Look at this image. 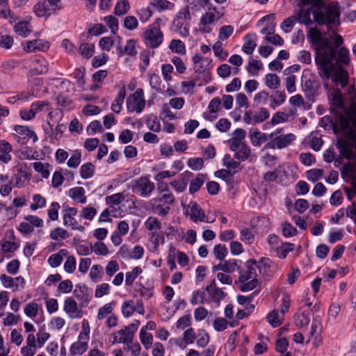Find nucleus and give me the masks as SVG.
<instances>
[{"label":"nucleus","mask_w":356,"mask_h":356,"mask_svg":"<svg viewBox=\"0 0 356 356\" xmlns=\"http://www.w3.org/2000/svg\"><path fill=\"white\" fill-rule=\"evenodd\" d=\"M307 38L315 51L314 61L318 74L323 81V87L329 89L327 81L330 78L334 83H340L342 88L346 87L348 83L347 72L341 67H337L333 63L335 51L330 46L329 39L323 37L316 28L309 31Z\"/></svg>","instance_id":"f257e3e1"},{"label":"nucleus","mask_w":356,"mask_h":356,"mask_svg":"<svg viewBox=\"0 0 356 356\" xmlns=\"http://www.w3.org/2000/svg\"><path fill=\"white\" fill-rule=\"evenodd\" d=\"M315 21L320 25L327 24L337 26L340 24V9L337 3L332 2L313 11Z\"/></svg>","instance_id":"f03ea898"},{"label":"nucleus","mask_w":356,"mask_h":356,"mask_svg":"<svg viewBox=\"0 0 356 356\" xmlns=\"http://www.w3.org/2000/svg\"><path fill=\"white\" fill-rule=\"evenodd\" d=\"M127 188L131 189L134 193L147 198L150 197L155 190V184L147 176H142L131 180L127 184Z\"/></svg>","instance_id":"7ed1b4c3"},{"label":"nucleus","mask_w":356,"mask_h":356,"mask_svg":"<svg viewBox=\"0 0 356 356\" xmlns=\"http://www.w3.org/2000/svg\"><path fill=\"white\" fill-rule=\"evenodd\" d=\"M299 10L297 12L296 19L301 24L309 25L312 24V8H305V6L311 5L312 8H321L323 6V0H297Z\"/></svg>","instance_id":"20e7f679"},{"label":"nucleus","mask_w":356,"mask_h":356,"mask_svg":"<svg viewBox=\"0 0 356 356\" xmlns=\"http://www.w3.org/2000/svg\"><path fill=\"white\" fill-rule=\"evenodd\" d=\"M268 259L261 258L258 263L255 260L249 259L245 264V269L239 271L238 282H245L249 280H257V269L261 272V265L266 266Z\"/></svg>","instance_id":"39448f33"},{"label":"nucleus","mask_w":356,"mask_h":356,"mask_svg":"<svg viewBox=\"0 0 356 356\" xmlns=\"http://www.w3.org/2000/svg\"><path fill=\"white\" fill-rule=\"evenodd\" d=\"M191 20V14L188 6L179 10L174 17L172 24L175 31L181 37H187L189 35L188 23Z\"/></svg>","instance_id":"423d86ee"},{"label":"nucleus","mask_w":356,"mask_h":356,"mask_svg":"<svg viewBox=\"0 0 356 356\" xmlns=\"http://www.w3.org/2000/svg\"><path fill=\"white\" fill-rule=\"evenodd\" d=\"M143 38L147 47L156 49L162 44L163 34L158 26L150 25L143 33Z\"/></svg>","instance_id":"0eeeda50"},{"label":"nucleus","mask_w":356,"mask_h":356,"mask_svg":"<svg viewBox=\"0 0 356 356\" xmlns=\"http://www.w3.org/2000/svg\"><path fill=\"white\" fill-rule=\"evenodd\" d=\"M337 113V124L341 131H347V136L352 141V134L356 135V115H344L340 111Z\"/></svg>","instance_id":"6e6552de"},{"label":"nucleus","mask_w":356,"mask_h":356,"mask_svg":"<svg viewBox=\"0 0 356 356\" xmlns=\"http://www.w3.org/2000/svg\"><path fill=\"white\" fill-rule=\"evenodd\" d=\"M269 137L270 141L265 144L263 149H282L288 147L296 138V136L291 133L281 136H276V134L269 135Z\"/></svg>","instance_id":"1a4fd4ad"},{"label":"nucleus","mask_w":356,"mask_h":356,"mask_svg":"<svg viewBox=\"0 0 356 356\" xmlns=\"http://www.w3.org/2000/svg\"><path fill=\"white\" fill-rule=\"evenodd\" d=\"M145 106V100L142 88H138L127 99V107L129 112L136 111L140 113Z\"/></svg>","instance_id":"9d476101"},{"label":"nucleus","mask_w":356,"mask_h":356,"mask_svg":"<svg viewBox=\"0 0 356 356\" xmlns=\"http://www.w3.org/2000/svg\"><path fill=\"white\" fill-rule=\"evenodd\" d=\"M63 310L70 318H81L83 312L79 303L72 297L67 298L64 301Z\"/></svg>","instance_id":"9b49d317"},{"label":"nucleus","mask_w":356,"mask_h":356,"mask_svg":"<svg viewBox=\"0 0 356 356\" xmlns=\"http://www.w3.org/2000/svg\"><path fill=\"white\" fill-rule=\"evenodd\" d=\"M13 130L17 133V134H14V138L18 143H25L31 138L33 139V142L38 140V136L35 132L26 126L15 125Z\"/></svg>","instance_id":"f8f14e48"},{"label":"nucleus","mask_w":356,"mask_h":356,"mask_svg":"<svg viewBox=\"0 0 356 356\" xmlns=\"http://www.w3.org/2000/svg\"><path fill=\"white\" fill-rule=\"evenodd\" d=\"M90 290L84 284L79 283L75 285L73 294L79 301L81 308L86 307L89 303L90 300Z\"/></svg>","instance_id":"ddd939ff"},{"label":"nucleus","mask_w":356,"mask_h":356,"mask_svg":"<svg viewBox=\"0 0 356 356\" xmlns=\"http://www.w3.org/2000/svg\"><path fill=\"white\" fill-rule=\"evenodd\" d=\"M328 90V97L331 101L332 109H340L341 111H346V108L344 104L343 98L341 90L338 88H330Z\"/></svg>","instance_id":"4468645a"},{"label":"nucleus","mask_w":356,"mask_h":356,"mask_svg":"<svg viewBox=\"0 0 356 356\" xmlns=\"http://www.w3.org/2000/svg\"><path fill=\"white\" fill-rule=\"evenodd\" d=\"M145 209L163 217L166 216L170 210V207L169 206L161 203L159 200H158L154 198L151 199L147 203Z\"/></svg>","instance_id":"2eb2a0df"},{"label":"nucleus","mask_w":356,"mask_h":356,"mask_svg":"<svg viewBox=\"0 0 356 356\" xmlns=\"http://www.w3.org/2000/svg\"><path fill=\"white\" fill-rule=\"evenodd\" d=\"M193 177V174L186 170L179 176V179L170 182V184L176 192L182 193L186 189L188 183Z\"/></svg>","instance_id":"dca6fc26"},{"label":"nucleus","mask_w":356,"mask_h":356,"mask_svg":"<svg viewBox=\"0 0 356 356\" xmlns=\"http://www.w3.org/2000/svg\"><path fill=\"white\" fill-rule=\"evenodd\" d=\"M48 62L43 57H35L31 60L30 73L43 74L48 72Z\"/></svg>","instance_id":"f3484780"},{"label":"nucleus","mask_w":356,"mask_h":356,"mask_svg":"<svg viewBox=\"0 0 356 356\" xmlns=\"http://www.w3.org/2000/svg\"><path fill=\"white\" fill-rule=\"evenodd\" d=\"M50 44L47 41L35 39L26 42L24 49L26 52L45 51L49 49Z\"/></svg>","instance_id":"a211bd4d"},{"label":"nucleus","mask_w":356,"mask_h":356,"mask_svg":"<svg viewBox=\"0 0 356 356\" xmlns=\"http://www.w3.org/2000/svg\"><path fill=\"white\" fill-rule=\"evenodd\" d=\"M250 139L254 147H259L263 143L270 141L269 134L261 132L257 129H250Z\"/></svg>","instance_id":"6ab92c4d"},{"label":"nucleus","mask_w":356,"mask_h":356,"mask_svg":"<svg viewBox=\"0 0 356 356\" xmlns=\"http://www.w3.org/2000/svg\"><path fill=\"white\" fill-rule=\"evenodd\" d=\"M89 339L83 337H78L77 341L74 342L70 348V352L72 355H82L88 349Z\"/></svg>","instance_id":"aec40b11"},{"label":"nucleus","mask_w":356,"mask_h":356,"mask_svg":"<svg viewBox=\"0 0 356 356\" xmlns=\"http://www.w3.org/2000/svg\"><path fill=\"white\" fill-rule=\"evenodd\" d=\"M12 145L6 140H0V161L8 163L12 159Z\"/></svg>","instance_id":"412c9836"},{"label":"nucleus","mask_w":356,"mask_h":356,"mask_svg":"<svg viewBox=\"0 0 356 356\" xmlns=\"http://www.w3.org/2000/svg\"><path fill=\"white\" fill-rule=\"evenodd\" d=\"M350 146V143L343 138L338 139L336 143V147L339 149V152L348 159L355 156V154Z\"/></svg>","instance_id":"4be33fe9"},{"label":"nucleus","mask_w":356,"mask_h":356,"mask_svg":"<svg viewBox=\"0 0 356 356\" xmlns=\"http://www.w3.org/2000/svg\"><path fill=\"white\" fill-rule=\"evenodd\" d=\"M85 189L83 187L76 186L70 188L67 194L68 196L74 201L81 204H86L87 202V197L85 196Z\"/></svg>","instance_id":"5701e85b"},{"label":"nucleus","mask_w":356,"mask_h":356,"mask_svg":"<svg viewBox=\"0 0 356 356\" xmlns=\"http://www.w3.org/2000/svg\"><path fill=\"white\" fill-rule=\"evenodd\" d=\"M33 10L35 15L38 17L47 19L51 15V9L49 8L45 1L38 2L33 6Z\"/></svg>","instance_id":"b1692460"},{"label":"nucleus","mask_w":356,"mask_h":356,"mask_svg":"<svg viewBox=\"0 0 356 356\" xmlns=\"http://www.w3.org/2000/svg\"><path fill=\"white\" fill-rule=\"evenodd\" d=\"M205 290L214 302H218L225 296V293L222 290L216 286L215 280L211 282L210 285L207 286Z\"/></svg>","instance_id":"393cba45"},{"label":"nucleus","mask_w":356,"mask_h":356,"mask_svg":"<svg viewBox=\"0 0 356 356\" xmlns=\"http://www.w3.org/2000/svg\"><path fill=\"white\" fill-rule=\"evenodd\" d=\"M68 255V251L66 249H61L58 253L51 254L47 259V263L52 268H56L59 266L63 260V257Z\"/></svg>","instance_id":"a878e982"},{"label":"nucleus","mask_w":356,"mask_h":356,"mask_svg":"<svg viewBox=\"0 0 356 356\" xmlns=\"http://www.w3.org/2000/svg\"><path fill=\"white\" fill-rule=\"evenodd\" d=\"M190 218L195 222L197 221L209 222L204 211L196 203L191 207Z\"/></svg>","instance_id":"bb28decb"},{"label":"nucleus","mask_w":356,"mask_h":356,"mask_svg":"<svg viewBox=\"0 0 356 356\" xmlns=\"http://www.w3.org/2000/svg\"><path fill=\"white\" fill-rule=\"evenodd\" d=\"M220 18H218L217 14L213 12H206L200 18V24L203 25L204 32H209L210 29H207V26L213 24L216 21H218Z\"/></svg>","instance_id":"cd10ccee"},{"label":"nucleus","mask_w":356,"mask_h":356,"mask_svg":"<svg viewBox=\"0 0 356 356\" xmlns=\"http://www.w3.org/2000/svg\"><path fill=\"white\" fill-rule=\"evenodd\" d=\"M286 98V94L284 91L276 90L270 96L271 108L275 109L277 106H279L284 104Z\"/></svg>","instance_id":"c85d7f7f"},{"label":"nucleus","mask_w":356,"mask_h":356,"mask_svg":"<svg viewBox=\"0 0 356 356\" xmlns=\"http://www.w3.org/2000/svg\"><path fill=\"white\" fill-rule=\"evenodd\" d=\"M222 262V271L227 273H232L236 270L239 269L241 261L232 259L229 260H223Z\"/></svg>","instance_id":"c756f323"},{"label":"nucleus","mask_w":356,"mask_h":356,"mask_svg":"<svg viewBox=\"0 0 356 356\" xmlns=\"http://www.w3.org/2000/svg\"><path fill=\"white\" fill-rule=\"evenodd\" d=\"M149 3L159 12L172 10L175 8V4L168 0H149Z\"/></svg>","instance_id":"7c9ffc66"},{"label":"nucleus","mask_w":356,"mask_h":356,"mask_svg":"<svg viewBox=\"0 0 356 356\" xmlns=\"http://www.w3.org/2000/svg\"><path fill=\"white\" fill-rule=\"evenodd\" d=\"M256 35H247L245 36V41L243 45L242 50L248 55H250L254 51L257 43L255 42Z\"/></svg>","instance_id":"2f4dec72"},{"label":"nucleus","mask_w":356,"mask_h":356,"mask_svg":"<svg viewBox=\"0 0 356 356\" xmlns=\"http://www.w3.org/2000/svg\"><path fill=\"white\" fill-rule=\"evenodd\" d=\"M126 96V90L125 88L123 87L120 88V90L118 91V95L114 101V102L111 105V110L116 113H119L122 110V105L124 102V99Z\"/></svg>","instance_id":"473e14b6"},{"label":"nucleus","mask_w":356,"mask_h":356,"mask_svg":"<svg viewBox=\"0 0 356 356\" xmlns=\"http://www.w3.org/2000/svg\"><path fill=\"white\" fill-rule=\"evenodd\" d=\"M15 31L22 37H27L31 32V27L29 22L22 21L17 23L14 27Z\"/></svg>","instance_id":"72a5a7b5"},{"label":"nucleus","mask_w":356,"mask_h":356,"mask_svg":"<svg viewBox=\"0 0 356 356\" xmlns=\"http://www.w3.org/2000/svg\"><path fill=\"white\" fill-rule=\"evenodd\" d=\"M205 176L202 174H198L197 177L192 179L190 182L189 186V193L191 194H193L197 191L200 190V188L203 185L204 181H205Z\"/></svg>","instance_id":"f704fd0d"},{"label":"nucleus","mask_w":356,"mask_h":356,"mask_svg":"<svg viewBox=\"0 0 356 356\" xmlns=\"http://www.w3.org/2000/svg\"><path fill=\"white\" fill-rule=\"evenodd\" d=\"M223 165L229 169V170H233V173L237 172L240 170V163L236 161L229 154H227L224 156L222 159Z\"/></svg>","instance_id":"c9c22d12"},{"label":"nucleus","mask_w":356,"mask_h":356,"mask_svg":"<svg viewBox=\"0 0 356 356\" xmlns=\"http://www.w3.org/2000/svg\"><path fill=\"white\" fill-rule=\"evenodd\" d=\"M146 124L147 128L154 132L161 131V123L158 118L154 114H149L146 119Z\"/></svg>","instance_id":"e433bc0d"},{"label":"nucleus","mask_w":356,"mask_h":356,"mask_svg":"<svg viewBox=\"0 0 356 356\" xmlns=\"http://www.w3.org/2000/svg\"><path fill=\"white\" fill-rule=\"evenodd\" d=\"M95 170V165L92 163H84L80 168V175L83 179L90 178L94 175Z\"/></svg>","instance_id":"4c0bfd02"},{"label":"nucleus","mask_w":356,"mask_h":356,"mask_svg":"<svg viewBox=\"0 0 356 356\" xmlns=\"http://www.w3.org/2000/svg\"><path fill=\"white\" fill-rule=\"evenodd\" d=\"M265 83L270 89H277L280 86V79L275 74H267L265 78Z\"/></svg>","instance_id":"58836bf2"},{"label":"nucleus","mask_w":356,"mask_h":356,"mask_svg":"<svg viewBox=\"0 0 356 356\" xmlns=\"http://www.w3.org/2000/svg\"><path fill=\"white\" fill-rule=\"evenodd\" d=\"M213 254L216 259L222 261L228 254V250L225 245L218 244L214 246Z\"/></svg>","instance_id":"ea45409f"},{"label":"nucleus","mask_w":356,"mask_h":356,"mask_svg":"<svg viewBox=\"0 0 356 356\" xmlns=\"http://www.w3.org/2000/svg\"><path fill=\"white\" fill-rule=\"evenodd\" d=\"M234 156L236 159L241 161H244L249 157L250 154V149L244 143L236 151H234Z\"/></svg>","instance_id":"a19ab883"},{"label":"nucleus","mask_w":356,"mask_h":356,"mask_svg":"<svg viewBox=\"0 0 356 356\" xmlns=\"http://www.w3.org/2000/svg\"><path fill=\"white\" fill-rule=\"evenodd\" d=\"M29 175L26 172L22 169L18 170L17 174L15 175L13 181L15 183V186L22 188L24 186V183L29 180Z\"/></svg>","instance_id":"79ce46f5"},{"label":"nucleus","mask_w":356,"mask_h":356,"mask_svg":"<svg viewBox=\"0 0 356 356\" xmlns=\"http://www.w3.org/2000/svg\"><path fill=\"white\" fill-rule=\"evenodd\" d=\"M103 274V268L101 265H93L90 268L89 277L94 282H97L101 280Z\"/></svg>","instance_id":"37998d69"},{"label":"nucleus","mask_w":356,"mask_h":356,"mask_svg":"<svg viewBox=\"0 0 356 356\" xmlns=\"http://www.w3.org/2000/svg\"><path fill=\"white\" fill-rule=\"evenodd\" d=\"M294 248V244L285 242L284 243L281 247H278L276 248V252L277 257L280 259H284L286 257L288 253L291 252Z\"/></svg>","instance_id":"c03bdc74"},{"label":"nucleus","mask_w":356,"mask_h":356,"mask_svg":"<svg viewBox=\"0 0 356 356\" xmlns=\"http://www.w3.org/2000/svg\"><path fill=\"white\" fill-rule=\"evenodd\" d=\"M169 48L172 52L184 55L186 54V47L184 43L180 40H172L170 42Z\"/></svg>","instance_id":"a18cd8bd"},{"label":"nucleus","mask_w":356,"mask_h":356,"mask_svg":"<svg viewBox=\"0 0 356 356\" xmlns=\"http://www.w3.org/2000/svg\"><path fill=\"white\" fill-rule=\"evenodd\" d=\"M253 119L254 120L255 123H261L266 120H267L270 113L267 108L261 107L257 111L253 112Z\"/></svg>","instance_id":"49530a36"},{"label":"nucleus","mask_w":356,"mask_h":356,"mask_svg":"<svg viewBox=\"0 0 356 356\" xmlns=\"http://www.w3.org/2000/svg\"><path fill=\"white\" fill-rule=\"evenodd\" d=\"M119 50L121 55L125 54L133 56H136L137 54V51L136 49V42L134 40H128L124 48L122 49L121 47H119Z\"/></svg>","instance_id":"de8ad7c7"},{"label":"nucleus","mask_w":356,"mask_h":356,"mask_svg":"<svg viewBox=\"0 0 356 356\" xmlns=\"http://www.w3.org/2000/svg\"><path fill=\"white\" fill-rule=\"evenodd\" d=\"M130 8L129 3L127 0L118 1L115 8L114 13L116 15H122L126 14Z\"/></svg>","instance_id":"09e8293b"},{"label":"nucleus","mask_w":356,"mask_h":356,"mask_svg":"<svg viewBox=\"0 0 356 356\" xmlns=\"http://www.w3.org/2000/svg\"><path fill=\"white\" fill-rule=\"evenodd\" d=\"M79 51L83 58H90L94 54L95 45L94 44L82 43L79 47Z\"/></svg>","instance_id":"8fccbe9b"},{"label":"nucleus","mask_w":356,"mask_h":356,"mask_svg":"<svg viewBox=\"0 0 356 356\" xmlns=\"http://www.w3.org/2000/svg\"><path fill=\"white\" fill-rule=\"evenodd\" d=\"M50 238L54 241L65 239L69 237L67 230L61 227H56L50 232Z\"/></svg>","instance_id":"3c124183"},{"label":"nucleus","mask_w":356,"mask_h":356,"mask_svg":"<svg viewBox=\"0 0 356 356\" xmlns=\"http://www.w3.org/2000/svg\"><path fill=\"white\" fill-rule=\"evenodd\" d=\"M33 203L30 205V208L33 211L44 208L46 206V199L40 194L33 195Z\"/></svg>","instance_id":"603ef678"},{"label":"nucleus","mask_w":356,"mask_h":356,"mask_svg":"<svg viewBox=\"0 0 356 356\" xmlns=\"http://www.w3.org/2000/svg\"><path fill=\"white\" fill-rule=\"evenodd\" d=\"M143 270L140 266L134 267L131 272L126 273L125 284L130 286L133 284L136 278L142 273Z\"/></svg>","instance_id":"864d4df0"},{"label":"nucleus","mask_w":356,"mask_h":356,"mask_svg":"<svg viewBox=\"0 0 356 356\" xmlns=\"http://www.w3.org/2000/svg\"><path fill=\"white\" fill-rule=\"evenodd\" d=\"M140 339L145 348L149 349L152 344L153 337L152 334L145 330V327H142L140 331Z\"/></svg>","instance_id":"5fc2aeb1"},{"label":"nucleus","mask_w":356,"mask_h":356,"mask_svg":"<svg viewBox=\"0 0 356 356\" xmlns=\"http://www.w3.org/2000/svg\"><path fill=\"white\" fill-rule=\"evenodd\" d=\"M337 60L338 63L348 65L349 63V51L345 47H341L338 51H337Z\"/></svg>","instance_id":"6e6d98bb"},{"label":"nucleus","mask_w":356,"mask_h":356,"mask_svg":"<svg viewBox=\"0 0 356 356\" xmlns=\"http://www.w3.org/2000/svg\"><path fill=\"white\" fill-rule=\"evenodd\" d=\"M323 169L314 168L306 172V177L309 181L314 183L323 177Z\"/></svg>","instance_id":"4d7b16f0"},{"label":"nucleus","mask_w":356,"mask_h":356,"mask_svg":"<svg viewBox=\"0 0 356 356\" xmlns=\"http://www.w3.org/2000/svg\"><path fill=\"white\" fill-rule=\"evenodd\" d=\"M292 115V113L289 114L284 112H277L273 115L270 122L273 125H276L280 123L286 122L290 115Z\"/></svg>","instance_id":"13d9d810"},{"label":"nucleus","mask_w":356,"mask_h":356,"mask_svg":"<svg viewBox=\"0 0 356 356\" xmlns=\"http://www.w3.org/2000/svg\"><path fill=\"white\" fill-rule=\"evenodd\" d=\"M282 232L284 237L289 238L297 234V229L289 222L282 224Z\"/></svg>","instance_id":"bf43d9fd"},{"label":"nucleus","mask_w":356,"mask_h":356,"mask_svg":"<svg viewBox=\"0 0 356 356\" xmlns=\"http://www.w3.org/2000/svg\"><path fill=\"white\" fill-rule=\"evenodd\" d=\"M205 300V293L200 290L194 291L190 299V302L192 305L198 304H203Z\"/></svg>","instance_id":"052dcab7"},{"label":"nucleus","mask_w":356,"mask_h":356,"mask_svg":"<svg viewBox=\"0 0 356 356\" xmlns=\"http://www.w3.org/2000/svg\"><path fill=\"white\" fill-rule=\"evenodd\" d=\"M145 225L146 229L149 231L157 230L161 228V222L156 217L153 216H150L146 220Z\"/></svg>","instance_id":"680f3d73"},{"label":"nucleus","mask_w":356,"mask_h":356,"mask_svg":"<svg viewBox=\"0 0 356 356\" xmlns=\"http://www.w3.org/2000/svg\"><path fill=\"white\" fill-rule=\"evenodd\" d=\"M136 311V307L133 300L124 302L122 305V313L126 318L131 316Z\"/></svg>","instance_id":"e2e57ef3"},{"label":"nucleus","mask_w":356,"mask_h":356,"mask_svg":"<svg viewBox=\"0 0 356 356\" xmlns=\"http://www.w3.org/2000/svg\"><path fill=\"white\" fill-rule=\"evenodd\" d=\"M160 195L154 197L156 200H159L161 203L166 204L170 207L175 202V197L172 192L167 193L159 194Z\"/></svg>","instance_id":"0e129e2a"},{"label":"nucleus","mask_w":356,"mask_h":356,"mask_svg":"<svg viewBox=\"0 0 356 356\" xmlns=\"http://www.w3.org/2000/svg\"><path fill=\"white\" fill-rule=\"evenodd\" d=\"M296 20V16L289 17L282 22L280 25L282 30L285 33L291 32Z\"/></svg>","instance_id":"69168bd1"},{"label":"nucleus","mask_w":356,"mask_h":356,"mask_svg":"<svg viewBox=\"0 0 356 356\" xmlns=\"http://www.w3.org/2000/svg\"><path fill=\"white\" fill-rule=\"evenodd\" d=\"M81 153L79 150H75L67 161V165L69 168H76L81 163Z\"/></svg>","instance_id":"338daca9"},{"label":"nucleus","mask_w":356,"mask_h":356,"mask_svg":"<svg viewBox=\"0 0 356 356\" xmlns=\"http://www.w3.org/2000/svg\"><path fill=\"white\" fill-rule=\"evenodd\" d=\"M294 318L297 325L300 327H303L308 325V324L310 322V318L309 316L305 312H302L301 314H296L294 315Z\"/></svg>","instance_id":"774afa93"}]
</instances>
